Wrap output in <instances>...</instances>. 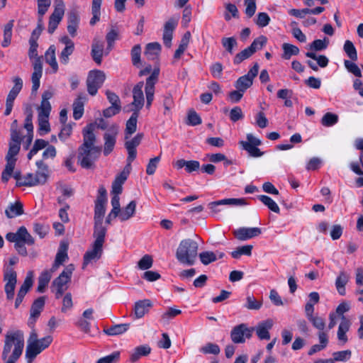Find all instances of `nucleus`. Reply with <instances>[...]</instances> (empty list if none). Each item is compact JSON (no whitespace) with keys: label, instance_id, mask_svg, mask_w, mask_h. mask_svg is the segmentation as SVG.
Wrapping results in <instances>:
<instances>
[{"label":"nucleus","instance_id":"f257e3e1","mask_svg":"<svg viewBox=\"0 0 363 363\" xmlns=\"http://www.w3.org/2000/svg\"><path fill=\"white\" fill-rule=\"evenodd\" d=\"M24 333L22 330L8 331L5 335L1 359L4 363H16L24 348Z\"/></svg>","mask_w":363,"mask_h":363},{"label":"nucleus","instance_id":"f03ea898","mask_svg":"<svg viewBox=\"0 0 363 363\" xmlns=\"http://www.w3.org/2000/svg\"><path fill=\"white\" fill-rule=\"evenodd\" d=\"M199 245L196 241L187 238L182 240L176 252L177 260L186 265H193L198 255Z\"/></svg>","mask_w":363,"mask_h":363},{"label":"nucleus","instance_id":"7ed1b4c3","mask_svg":"<svg viewBox=\"0 0 363 363\" xmlns=\"http://www.w3.org/2000/svg\"><path fill=\"white\" fill-rule=\"evenodd\" d=\"M52 96V92H44L42 96L40 106L38 108V131L43 135L50 131L48 118L51 111V105L49 99Z\"/></svg>","mask_w":363,"mask_h":363},{"label":"nucleus","instance_id":"20e7f679","mask_svg":"<svg viewBox=\"0 0 363 363\" xmlns=\"http://www.w3.org/2000/svg\"><path fill=\"white\" fill-rule=\"evenodd\" d=\"M106 235V233H101V232L93 233V237L95 240L92 245L91 250H88L84 255L83 269L91 261L97 260L101 257Z\"/></svg>","mask_w":363,"mask_h":363},{"label":"nucleus","instance_id":"39448f33","mask_svg":"<svg viewBox=\"0 0 363 363\" xmlns=\"http://www.w3.org/2000/svg\"><path fill=\"white\" fill-rule=\"evenodd\" d=\"M74 269V267L73 264L67 265L61 274L52 281V288L55 293L56 298H60L67 289V284L71 281Z\"/></svg>","mask_w":363,"mask_h":363},{"label":"nucleus","instance_id":"423d86ee","mask_svg":"<svg viewBox=\"0 0 363 363\" xmlns=\"http://www.w3.org/2000/svg\"><path fill=\"white\" fill-rule=\"evenodd\" d=\"M101 151V147H79L77 155L78 163L82 168H93L94 167L95 162L100 155Z\"/></svg>","mask_w":363,"mask_h":363},{"label":"nucleus","instance_id":"0eeeda50","mask_svg":"<svg viewBox=\"0 0 363 363\" xmlns=\"http://www.w3.org/2000/svg\"><path fill=\"white\" fill-rule=\"evenodd\" d=\"M4 291L6 299L12 301L14 298V291L17 283V274L13 268H6L4 272Z\"/></svg>","mask_w":363,"mask_h":363},{"label":"nucleus","instance_id":"6e6552de","mask_svg":"<svg viewBox=\"0 0 363 363\" xmlns=\"http://www.w3.org/2000/svg\"><path fill=\"white\" fill-rule=\"evenodd\" d=\"M6 239L14 244L24 242L28 245H33L35 242L34 238L24 226L20 227L16 233H8L6 235Z\"/></svg>","mask_w":363,"mask_h":363},{"label":"nucleus","instance_id":"1a4fd4ad","mask_svg":"<svg viewBox=\"0 0 363 363\" xmlns=\"http://www.w3.org/2000/svg\"><path fill=\"white\" fill-rule=\"evenodd\" d=\"M106 203L95 201L94 232L106 233L107 229L103 225V220L106 212Z\"/></svg>","mask_w":363,"mask_h":363},{"label":"nucleus","instance_id":"9d476101","mask_svg":"<svg viewBox=\"0 0 363 363\" xmlns=\"http://www.w3.org/2000/svg\"><path fill=\"white\" fill-rule=\"evenodd\" d=\"M118 133V125L116 124L111 125L104 134V155H108L114 149L116 143V136Z\"/></svg>","mask_w":363,"mask_h":363},{"label":"nucleus","instance_id":"9b49d317","mask_svg":"<svg viewBox=\"0 0 363 363\" xmlns=\"http://www.w3.org/2000/svg\"><path fill=\"white\" fill-rule=\"evenodd\" d=\"M254 330L253 328H247L246 324L241 323L235 326L230 333L232 341L235 344L243 343L246 338H250Z\"/></svg>","mask_w":363,"mask_h":363},{"label":"nucleus","instance_id":"f8f14e48","mask_svg":"<svg viewBox=\"0 0 363 363\" xmlns=\"http://www.w3.org/2000/svg\"><path fill=\"white\" fill-rule=\"evenodd\" d=\"M105 79L106 75L102 71L94 70L89 72L86 80L88 91H98L101 87Z\"/></svg>","mask_w":363,"mask_h":363},{"label":"nucleus","instance_id":"ddd939ff","mask_svg":"<svg viewBox=\"0 0 363 363\" xmlns=\"http://www.w3.org/2000/svg\"><path fill=\"white\" fill-rule=\"evenodd\" d=\"M259 71V65L255 63L254 66L244 76L240 77L236 82V87L242 91L248 89L253 82V79L257 75Z\"/></svg>","mask_w":363,"mask_h":363},{"label":"nucleus","instance_id":"4468645a","mask_svg":"<svg viewBox=\"0 0 363 363\" xmlns=\"http://www.w3.org/2000/svg\"><path fill=\"white\" fill-rule=\"evenodd\" d=\"M60 43L65 45V48L61 51L59 58L63 65H67L69 60V56L72 55L74 50V42L67 35L61 37L59 40Z\"/></svg>","mask_w":363,"mask_h":363},{"label":"nucleus","instance_id":"2eb2a0df","mask_svg":"<svg viewBox=\"0 0 363 363\" xmlns=\"http://www.w3.org/2000/svg\"><path fill=\"white\" fill-rule=\"evenodd\" d=\"M65 9L63 4H58L55 6L54 11L50 16L48 31L53 33L64 16Z\"/></svg>","mask_w":363,"mask_h":363},{"label":"nucleus","instance_id":"dca6fc26","mask_svg":"<svg viewBox=\"0 0 363 363\" xmlns=\"http://www.w3.org/2000/svg\"><path fill=\"white\" fill-rule=\"evenodd\" d=\"M95 128V125L93 123L88 124L82 131L83 134V143L79 147L84 148H92V147H99V146H95L94 143L96 142V135L94 133Z\"/></svg>","mask_w":363,"mask_h":363},{"label":"nucleus","instance_id":"f3484780","mask_svg":"<svg viewBox=\"0 0 363 363\" xmlns=\"http://www.w3.org/2000/svg\"><path fill=\"white\" fill-rule=\"evenodd\" d=\"M33 72L32 74V91H37L40 86V79L42 77L43 65L40 57H33Z\"/></svg>","mask_w":363,"mask_h":363},{"label":"nucleus","instance_id":"a211bd4d","mask_svg":"<svg viewBox=\"0 0 363 363\" xmlns=\"http://www.w3.org/2000/svg\"><path fill=\"white\" fill-rule=\"evenodd\" d=\"M38 170L33 174L35 186L45 184L49 177L48 166L43 161L38 160L35 163Z\"/></svg>","mask_w":363,"mask_h":363},{"label":"nucleus","instance_id":"6ab92c4d","mask_svg":"<svg viewBox=\"0 0 363 363\" xmlns=\"http://www.w3.org/2000/svg\"><path fill=\"white\" fill-rule=\"evenodd\" d=\"M262 230L259 228H240L233 232L234 236L239 240H247L259 235Z\"/></svg>","mask_w":363,"mask_h":363},{"label":"nucleus","instance_id":"aec40b11","mask_svg":"<svg viewBox=\"0 0 363 363\" xmlns=\"http://www.w3.org/2000/svg\"><path fill=\"white\" fill-rule=\"evenodd\" d=\"M220 205L245 206L247 205V201L245 199H225L208 203L213 213L219 212L220 210L218 207Z\"/></svg>","mask_w":363,"mask_h":363},{"label":"nucleus","instance_id":"412c9836","mask_svg":"<svg viewBox=\"0 0 363 363\" xmlns=\"http://www.w3.org/2000/svg\"><path fill=\"white\" fill-rule=\"evenodd\" d=\"M104 52V43L102 40L94 38L91 45V55L93 60L97 64L101 65Z\"/></svg>","mask_w":363,"mask_h":363},{"label":"nucleus","instance_id":"4be33fe9","mask_svg":"<svg viewBox=\"0 0 363 363\" xmlns=\"http://www.w3.org/2000/svg\"><path fill=\"white\" fill-rule=\"evenodd\" d=\"M133 101L127 107L124 108L125 111L136 113L139 115L140 110L144 105V95L143 92H133Z\"/></svg>","mask_w":363,"mask_h":363},{"label":"nucleus","instance_id":"5701e85b","mask_svg":"<svg viewBox=\"0 0 363 363\" xmlns=\"http://www.w3.org/2000/svg\"><path fill=\"white\" fill-rule=\"evenodd\" d=\"M351 326V321L345 316H342V321L340 322L338 330H337V339L340 342L341 345H345L347 341L348 338L346 335L347 332L349 331Z\"/></svg>","mask_w":363,"mask_h":363},{"label":"nucleus","instance_id":"b1692460","mask_svg":"<svg viewBox=\"0 0 363 363\" xmlns=\"http://www.w3.org/2000/svg\"><path fill=\"white\" fill-rule=\"evenodd\" d=\"M152 303L148 299L137 301L133 308L135 318H140L147 313L152 307Z\"/></svg>","mask_w":363,"mask_h":363},{"label":"nucleus","instance_id":"393cba45","mask_svg":"<svg viewBox=\"0 0 363 363\" xmlns=\"http://www.w3.org/2000/svg\"><path fill=\"white\" fill-rule=\"evenodd\" d=\"M273 322L267 320L259 323L256 327V333L260 340H269L270 338L269 330L272 328Z\"/></svg>","mask_w":363,"mask_h":363},{"label":"nucleus","instance_id":"a878e982","mask_svg":"<svg viewBox=\"0 0 363 363\" xmlns=\"http://www.w3.org/2000/svg\"><path fill=\"white\" fill-rule=\"evenodd\" d=\"M7 218H13L21 216L24 213L23 205L20 201L11 203L5 210Z\"/></svg>","mask_w":363,"mask_h":363},{"label":"nucleus","instance_id":"bb28decb","mask_svg":"<svg viewBox=\"0 0 363 363\" xmlns=\"http://www.w3.org/2000/svg\"><path fill=\"white\" fill-rule=\"evenodd\" d=\"M38 345L37 342H28L25 354L27 363H32L35 357L42 352Z\"/></svg>","mask_w":363,"mask_h":363},{"label":"nucleus","instance_id":"cd10ccee","mask_svg":"<svg viewBox=\"0 0 363 363\" xmlns=\"http://www.w3.org/2000/svg\"><path fill=\"white\" fill-rule=\"evenodd\" d=\"M45 298L44 296H40L34 301L30 308V319H33V322L35 321L36 318L39 317L41 311H43L45 306Z\"/></svg>","mask_w":363,"mask_h":363},{"label":"nucleus","instance_id":"c85d7f7f","mask_svg":"<svg viewBox=\"0 0 363 363\" xmlns=\"http://www.w3.org/2000/svg\"><path fill=\"white\" fill-rule=\"evenodd\" d=\"M79 23V16L74 12L69 13L67 20V31L72 37H74L76 35Z\"/></svg>","mask_w":363,"mask_h":363},{"label":"nucleus","instance_id":"c756f323","mask_svg":"<svg viewBox=\"0 0 363 363\" xmlns=\"http://www.w3.org/2000/svg\"><path fill=\"white\" fill-rule=\"evenodd\" d=\"M151 352V348L148 345H140L135 347L130 356V361L133 363L136 362L140 357L147 356Z\"/></svg>","mask_w":363,"mask_h":363},{"label":"nucleus","instance_id":"7c9ffc66","mask_svg":"<svg viewBox=\"0 0 363 363\" xmlns=\"http://www.w3.org/2000/svg\"><path fill=\"white\" fill-rule=\"evenodd\" d=\"M86 98L79 96L73 103V118L75 120L80 119L84 113V106Z\"/></svg>","mask_w":363,"mask_h":363},{"label":"nucleus","instance_id":"2f4dec72","mask_svg":"<svg viewBox=\"0 0 363 363\" xmlns=\"http://www.w3.org/2000/svg\"><path fill=\"white\" fill-rule=\"evenodd\" d=\"M161 51V45L158 43H151L146 45L145 56L150 60L157 58Z\"/></svg>","mask_w":363,"mask_h":363},{"label":"nucleus","instance_id":"473e14b6","mask_svg":"<svg viewBox=\"0 0 363 363\" xmlns=\"http://www.w3.org/2000/svg\"><path fill=\"white\" fill-rule=\"evenodd\" d=\"M45 62L50 65L53 70V72H56L58 70V65L55 57V45H50L45 53Z\"/></svg>","mask_w":363,"mask_h":363},{"label":"nucleus","instance_id":"72a5a7b5","mask_svg":"<svg viewBox=\"0 0 363 363\" xmlns=\"http://www.w3.org/2000/svg\"><path fill=\"white\" fill-rule=\"evenodd\" d=\"M138 116L139 115H138V113H133L130 118L126 121L125 129V139H128L130 135L135 133L137 130V123Z\"/></svg>","mask_w":363,"mask_h":363},{"label":"nucleus","instance_id":"f704fd0d","mask_svg":"<svg viewBox=\"0 0 363 363\" xmlns=\"http://www.w3.org/2000/svg\"><path fill=\"white\" fill-rule=\"evenodd\" d=\"M349 278V275L345 271H341L335 280V286L338 293L341 296H344L345 294V286L347 284Z\"/></svg>","mask_w":363,"mask_h":363},{"label":"nucleus","instance_id":"c9c22d12","mask_svg":"<svg viewBox=\"0 0 363 363\" xmlns=\"http://www.w3.org/2000/svg\"><path fill=\"white\" fill-rule=\"evenodd\" d=\"M102 0H92L91 2V14L92 18L89 21L91 26H94L100 20L101 6Z\"/></svg>","mask_w":363,"mask_h":363},{"label":"nucleus","instance_id":"e433bc0d","mask_svg":"<svg viewBox=\"0 0 363 363\" xmlns=\"http://www.w3.org/2000/svg\"><path fill=\"white\" fill-rule=\"evenodd\" d=\"M136 209V202L131 201L125 208L122 209L121 213L119 215V219L121 221H125L132 218Z\"/></svg>","mask_w":363,"mask_h":363},{"label":"nucleus","instance_id":"4c0bfd02","mask_svg":"<svg viewBox=\"0 0 363 363\" xmlns=\"http://www.w3.org/2000/svg\"><path fill=\"white\" fill-rule=\"evenodd\" d=\"M52 275L48 270L43 271L38 277L37 291L43 293L51 279Z\"/></svg>","mask_w":363,"mask_h":363},{"label":"nucleus","instance_id":"58836bf2","mask_svg":"<svg viewBox=\"0 0 363 363\" xmlns=\"http://www.w3.org/2000/svg\"><path fill=\"white\" fill-rule=\"evenodd\" d=\"M130 324H118L110 327L109 328L104 329V332L108 335H118L124 333L129 328Z\"/></svg>","mask_w":363,"mask_h":363},{"label":"nucleus","instance_id":"ea45409f","mask_svg":"<svg viewBox=\"0 0 363 363\" xmlns=\"http://www.w3.org/2000/svg\"><path fill=\"white\" fill-rule=\"evenodd\" d=\"M49 145V143L43 139L35 140L33 147L27 155L28 160H31L32 157L35 155L38 151L47 147Z\"/></svg>","mask_w":363,"mask_h":363},{"label":"nucleus","instance_id":"a19ab883","mask_svg":"<svg viewBox=\"0 0 363 363\" xmlns=\"http://www.w3.org/2000/svg\"><path fill=\"white\" fill-rule=\"evenodd\" d=\"M257 199L272 211L279 213L280 212L279 207L277 203L269 196L266 195H259Z\"/></svg>","mask_w":363,"mask_h":363},{"label":"nucleus","instance_id":"79ce46f5","mask_svg":"<svg viewBox=\"0 0 363 363\" xmlns=\"http://www.w3.org/2000/svg\"><path fill=\"white\" fill-rule=\"evenodd\" d=\"M282 49L284 51L282 57L285 60H289L292 55H297L299 53L298 48L289 43H284Z\"/></svg>","mask_w":363,"mask_h":363},{"label":"nucleus","instance_id":"37998d69","mask_svg":"<svg viewBox=\"0 0 363 363\" xmlns=\"http://www.w3.org/2000/svg\"><path fill=\"white\" fill-rule=\"evenodd\" d=\"M13 26V21H10L6 25L4 26V40L1 43V45L4 48L8 47L11 41L12 37V28Z\"/></svg>","mask_w":363,"mask_h":363},{"label":"nucleus","instance_id":"c03bdc74","mask_svg":"<svg viewBox=\"0 0 363 363\" xmlns=\"http://www.w3.org/2000/svg\"><path fill=\"white\" fill-rule=\"evenodd\" d=\"M240 145L249 153L250 156L252 157H259L264 155V152L257 146L251 145L250 143H245V141H241Z\"/></svg>","mask_w":363,"mask_h":363},{"label":"nucleus","instance_id":"a18cd8bd","mask_svg":"<svg viewBox=\"0 0 363 363\" xmlns=\"http://www.w3.org/2000/svg\"><path fill=\"white\" fill-rule=\"evenodd\" d=\"M37 40L38 36H35V32H33L29 40L30 48L28 50V56L30 60H32L33 57H39L37 51L38 47Z\"/></svg>","mask_w":363,"mask_h":363},{"label":"nucleus","instance_id":"49530a36","mask_svg":"<svg viewBox=\"0 0 363 363\" xmlns=\"http://www.w3.org/2000/svg\"><path fill=\"white\" fill-rule=\"evenodd\" d=\"M159 74L160 69L155 68L152 72L151 73L150 76L147 77L146 80L145 91H152L154 89L155 84L158 80Z\"/></svg>","mask_w":363,"mask_h":363},{"label":"nucleus","instance_id":"de8ad7c7","mask_svg":"<svg viewBox=\"0 0 363 363\" xmlns=\"http://www.w3.org/2000/svg\"><path fill=\"white\" fill-rule=\"evenodd\" d=\"M252 246L247 245L237 247L231 252V255L235 259H239L242 255L250 256L252 254Z\"/></svg>","mask_w":363,"mask_h":363},{"label":"nucleus","instance_id":"09e8293b","mask_svg":"<svg viewBox=\"0 0 363 363\" xmlns=\"http://www.w3.org/2000/svg\"><path fill=\"white\" fill-rule=\"evenodd\" d=\"M344 51L345 52V53L347 54V55L348 56V57L352 60V61H356L357 60V50L354 45V44L352 43V42H351L350 40H346L345 42V44H344Z\"/></svg>","mask_w":363,"mask_h":363},{"label":"nucleus","instance_id":"8fccbe9b","mask_svg":"<svg viewBox=\"0 0 363 363\" xmlns=\"http://www.w3.org/2000/svg\"><path fill=\"white\" fill-rule=\"evenodd\" d=\"M38 3V14L39 16V22L42 23V18L48 11L51 4V0H37Z\"/></svg>","mask_w":363,"mask_h":363},{"label":"nucleus","instance_id":"3c124183","mask_svg":"<svg viewBox=\"0 0 363 363\" xmlns=\"http://www.w3.org/2000/svg\"><path fill=\"white\" fill-rule=\"evenodd\" d=\"M338 121V116L337 114L328 112L321 119V124L325 127L333 126Z\"/></svg>","mask_w":363,"mask_h":363},{"label":"nucleus","instance_id":"603ef678","mask_svg":"<svg viewBox=\"0 0 363 363\" xmlns=\"http://www.w3.org/2000/svg\"><path fill=\"white\" fill-rule=\"evenodd\" d=\"M20 147L21 145L10 142L9 150L6 156V160L16 162V156L18 154Z\"/></svg>","mask_w":363,"mask_h":363},{"label":"nucleus","instance_id":"864d4df0","mask_svg":"<svg viewBox=\"0 0 363 363\" xmlns=\"http://www.w3.org/2000/svg\"><path fill=\"white\" fill-rule=\"evenodd\" d=\"M329 43L328 39L325 38L323 40H315L310 44V50L313 51H321L328 48Z\"/></svg>","mask_w":363,"mask_h":363},{"label":"nucleus","instance_id":"5fc2aeb1","mask_svg":"<svg viewBox=\"0 0 363 363\" xmlns=\"http://www.w3.org/2000/svg\"><path fill=\"white\" fill-rule=\"evenodd\" d=\"M307 57L316 60L318 65L320 67H325L328 66L329 60L325 55H317L314 52H307L306 53Z\"/></svg>","mask_w":363,"mask_h":363},{"label":"nucleus","instance_id":"6e6d98bb","mask_svg":"<svg viewBox=\"0 0 363 363\" xmlns=\"http://www.w3.org/2000/svg\"><path fill=\"white\" fill-rule=\"evenodd\" d=\"M117 38L118 32L115 29H112L106 34V40L107 41V48L105 52L106 55H108L109 52L112 50L114 42L117 39Z\"/></svg>","mask_w":363,"mask_h":363},{"label":"nucleus","instance_id":"4d7b16f0","mask_svg":"<svg viewBox=\"0 0 363 363\" xmlns=\"http://www.w3.org/2000/svg\"><path fill=\"white\" fill-rule=\"evenodd\" d=\"M262 306V302L256 300L252 295H248L246 298L245 307L249 310H259Z\"/></svg>","mask_w":363,"mask_h":363},{"label":"nucleus","instance_id":"13d9d810","mask_svg":"<svg viewBox=\"0 0 363 363\" xmlns=\"http://www.w3.org/2000/svg\"><path fill=\"white\" fill-rule=\"evenodd\" d=\"M199 258L204 265L209 264L217 260L216 255L211 251H206L199 254Z\"/></svg>","mask_w":363,"mask_h":363},{"label":"nucleus","instance_id":"bf43d9fd","mask_svg":"<svg viewBox=\"0 0 363 363\" xmlns=\"http://www.w3.org/2000/svg\"><path fill=\"white\" fill-rule=\"evenodd\" d=\"M67 250V245L62 243L58 252H57L55 260H56L57 262H60V264H63V263L69 258Z\"/></svg>","mask_w":363,"mask_h":363},{"label":"nucleus","instance_id":"052dcab7","mask_svg":"<svg viewBox=\"0 0 363 363\" xmlns=\"http://www.w3.org/2000/svg\"><path fill=\"white\" fill-rule=\"evenodd\" d=\"M352 352L349 350L335 352L333 354V358L332 359L335 362H346L350 359Z\"/></svg>","mask_w":363,"mask_h":363},{"label":"nucleus","instance_id":"680f3d73","mask_svg":"<svg viewBox=\"0 0 363 363\" xmlns=\"http://www.w3.org/2000/svg\"><path fill=\"white\" fill-rule=\"evenodd\" d=\"M267 43V38L261 35L254 40L252 44L248 47L250 50L255 53L257 50H260Z\"/></svg>","mask_w":363,"mask_h":363},{"label":"nucleus","instance_id":"e2e57ef3","mask_svg":"<svg viewBox=\"0 0 363 363\" xmlns=\"http://www.w3.org/2000/svg\"><path fill=\"white\" fill-rule=\"evenodd\" d=\"M141 47L135 45L131 50V60L134 66L138 67L140 64Z\"/></svg>","mask_w":363,"mask_h":363},{"label":"nucleus","instance_id":"0e129e2a","mask_svg":"<svg viewBox=\"0 0 363 363\" xmlns=\"http://www.w3.org/2000/svg\"><path fill=\"white\" fill-rule=\"evenodd\" d=\"M345 67L348 72L352 73L355 77H362V72L359 67L352 60H345L344 62Z\"/></svg>","mask_w":363,"mask_h":363},{"label":"nucleus","instance_id":"69168bd1","mask_svg":"<svg viewBox=\"0 0 363 363\" xmlns=\"http://www.w3.org/2000/svg\"><path fill=\"white\" fill-rule=\"evenodd\" d=\"M254 53L250 50V49L247 47V48L244 49L240 52L238 53L235 58H234V64H240L243 60L249 58L250 56H252Z\"/></svg>","mask_w":363,"mask_h":363},{"label":"nucleus","instance_id":"338daca9","mask_svg":"<svg viewBox=\"0 0 363 363\" xmlns=\"http://www.w3.org/2000/svg\"><path fill=\"white\" fill-rule=\"evenodd\" d=\"M201 122L202 121L201 117L197 114V113L195 111L191 110L189 111L186 124L195 126L201 124Z\"/></svg>","mask_w":363,"mask_h":363},{"label":"nucleus","instance_id":"774afa93","mask_svg":"<svg viewBox=\"0 0 363 363\" xmlns=\"http://www.w3.org/2000/svg\"><path fill=\"white\" fill-rule=\"evenodd\" d=\"M120 358V352H114L111 354L100 358L96 363H116Z\"/></svg>","mask_w":363,"mask_h":363}]
</instances>
